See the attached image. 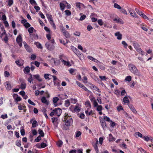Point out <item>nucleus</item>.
<instances>
[{
	"label": "nucleus",
	"instance_id": "1",
	"mask_svg": "<svg viewBox=\"0 0 153 153\" xmlns=\"http://www.w3.org/2000/svg\"><path fill=\"white\" fill-rule=\"evenodd\" d=\"M129 67L130 71L132 73L136 75L140 76V72L135 65L132 64H130L129 65Z\"/></svg>",
	"mask_w": 153,
	"mask_h": 153
},
{
	"label": "nucleus",
	"instance_id": "2",
	"mask_svg": "<svg viewBox=\"0 0 153 153\" xmlns=\"http://www.w3.org/2000/svg\"><path fill=\"white\" fill-rule=\"evenodd\" d=\"M133 44L134 48L138 52L142 55L144 54V51L141 50L139 44L137 42L134 41L133 42Z\"/></svg>",
	"mask_w": 153,
	"mask_h": 153
},
{
	"label": "nucleus",
	"instance_id": "3",
	"mask_svg": "<svg viewBox=\"0 0 153 153\" xmlns=\"http://www.w3.org/2000/svg\"><path fill=\"white\" fill-rule=\"evenodd\" d=\"M65 114L64 116L65 124L66 126H70L72 124L73 120L72 118H68L69 116L68 114Z\"/></svg>",
	"mask_w": 153,
	"mask_h": 153
},
{
	"label": "nucleus",
	"instance_id": "4",
	"mask_svg": "<svg viewBox=\"0 0 153 153\" xmlns=\"http://www.w3.org/2000/svg\"><path fill=\"white\" fill-rule=\"evenodd\" d=\"M45 46L47 49L49 51L53 50L55 48L53 44H52L50 42H48L46 43Z\"/></svg>",
	"mask_w": 153,
	"mask_h": 153
},
{
	"label": "nucleus",
	"instance_id": "5",
	"mask_svg": "<svg viewBox=\"0 0 153 153\" xmlns=\"http://www.w3.org/2000/svg\"><path fill=\"white\" fill-rule=\"evenodd\" d=\"M53 77V82L54 86L59 87L60 86V81L55 76H52Z\"/></svg>",
	"mask_w": 153,
	"mask_h": 153
},
{
	"label": "nucleus",
	"instance_id": "6",
	"mask_svg": "<svg viewBox=\"0 0 153 153\" xmlns=\"http://www.w3.org/2000/svg\"><path fill=\"white\" fill-rule=\"evenodd\" d=\"M100 121L103 129L104 130H105L107 128V126L105 121L101 117L100 118Z\"/></svg>",
	"mask_w": 153,
	"mask_h": 153
},
{
	"label": "nucleus",
	"instance_id": "7",
	"mask_svg": "<svg viewBox=\"0 0 153 153\" xmlns=\"http://www.w3.org/2000/svg\"><path fill=\"white\" fill-rule=\"evenodd\" d=\"M16 41L19 46L21 47L22 46V35L20 34L16 38Z\"/></svg>",
	"mask_w": 153,
	"mask_h": 153
},
{
	"label": "nucleus",
	"instance_id": "8",
	"mask_svg": "<svg viewBox=\"0 0 153 153\" xmlns=\"http://www.w3.org/2000/svg\"><path fill=\"white\" fill-rule=\"evenodd\" d=\"M23 43L24 45V46L26 50V51L29 52H30L32 51V49L30 48V46H29L26 43V42L24 41L23 42Z\"/></svg>",
	"mask_w": 153,
	"mask_h": 153
},
{
	"label": "nucleus",
	"instance_id": "9",
	"mask_svg": "<svg viewBox=\"0 0 153 153\" xmlns=\"http://www.w3.org/2000/svg\"><path fill=\"white\" fill-rule=\"evenodd\" d=\"M54 112L55 115L58 116H59L62 112V110L59 108H56L54 109Z\"/></svg>",
	"mask_w": 153,
	"mask_h": 153
},
{
	"label": "nucleus",
	"instance_id": "10",
	"mask_svg": "<svg viewBox=\"0 0 153 153\" xmlns=\"http://www.w3.org/2000/svg\"><path fill=\"white\" fill-rule=\"evenodd\" d=\"M128 11L132 16L134 17H137V15L133 10L131 9V8H129L128 9Z\"/></svg>",
	"mask_w": 153,
	"mask_h": 153
},
{
	"label": "nucleus",
	"instance_id": "11",
	"mask_svg": "<svg viewBox=\"0 0 153 153\" xmlns=\"http://www.w3.org/2000/svg\"><path fill=\"white\" fill-rule=\"evenodd\" d=\"M47 146V144L44 143H42L40 144L39 143H37L36 145V147L39 148H44Z\"/></svg>",
	"mask_w": 153,
	"mask_h": 153
},
{
	"label": "nucleus",
	"instance_id": "12",
	"mask_svg": "<svg viewBox=\"0 0 153 153\" xmlns=\"http://www.w3.org/2000/svg\"><path fill=\"white\" fill-rule=\"evenodd\" d=\"M41 101L43 103H44L47 105H48L49 101L46 100L45 97H42L41 99Z\"/></svg>",
	"mask_w": 153,
	"mask_h": 153
},
{
	"label": "nucleus",
	"instance_id": "13",
	"mask_svg": "<svg viewBox=\"0 0 153 153\" xmlns=\"http://www.w3.org/2000/svg\"><path fill=\"white\" fill-rule=\"evenodd\" d=\"M59 99L57 97H54L53 99V104L55 107H56L58 105L57 104V102L59 100Z\"/></svg>",
	"mask_w": 153,
	"mask_h": 153
},
{
	"label": "nucleus",
	"instance_id": "14",
	"mask_svg": "<svg viewBox=\"0 0 153 153\" xmlns=\"http://www.w3.org/2000/svg\"><path fill=\"white\" fill-rule=\"evenodd\" d=\"M16 64L19 67L22 66L24 64V61L22 60H16L15 62Z\"/></svg>",
	"mask_w": 153,
	"mask_h": 153
},
{
	"label": "nucleus",
	"instance_id": "15",
	"mask_svg": "<svg viewBox=\"0 0 153 153\" xmlns=\"http://www.w3.org/2000/svg\"><path fill=\"white\" fill-rule=\"evenodd\" d=\"M115 36H117V39L120 40L122 38V35L119 32H117L115 33Z\"/></svg>",
	"mask_w": 153,
	"mask_h": 153
},
{
	"label": "nucleus",
	"instance_id": "16",
	"mask_svg": "<svg viewBox=\"0 0 153 153\" xmlns=\"http://www.w3.org/2000/svg\"><path fill=\"white\" fill-rule=\"evenodd\" d=\"M53 59L54 61V63L56 66H58L60 65V61L58 59H57L53 58Z\"/></svg>",
	"mask_w": 153,
	"mask_h": 153
},
{
	"label": "nucleus",
	"instance_id": "17",
	"mask_svg": "<svg viewBox=\"0 0 153 153\" xmlns=\"http://www.w3.org/2000/svg\"><path fill=\"white\" fill-rule=\"evenodd\" d=\"M130 109L132 111L134 114H136L137 113V111L135 110L134 107L132 105H128Z\"/></svg>",
	"mask_w": 153,
	"mask_h": 153
},
{
	"label": "nucleus",
	"instance_id": "18",
	"mask_svg": "<svg viewBox=\"0 0 153 153\" xmlns=\"http://www.w3.org/2000/svg\"><path fill=\"white\" fill-rule=\"evenodd\" d=\"M113 20L116 21L117 23H120L121 24H123L124 23L123 21L120 19L115 18Z\"/></svg>",
	"mask_w": 153,
	"mask_h": 153
},
{
	"label": "nucleus",
	"instance_id": "19",
	"mask_svg": "<svg viewBox=\"0 0 153 153\" xmlns=\"http://www.w3.org/2000/svg\"><path fill=\"white\" fill-rule=\"evenodd\" d=\"M33 77L36 79L39 82L42 81V79L40 78V76L39 74H36L33 75Z\"/></svg>",
	"mask_w": 153,
	"mask_h": 153
},
{
	"label": "nucleus",
	"instance_id": "20",
	"mask_svg": "<svg viewBox=\"0 0 153 153\" xmlns=\"http://www.w3.org/2000/svg\"><path fill=\"white\" fill-rule=\"evenodd\" d=\"M62 62L63 63L64 65L69 66H71V65L70 64L69 61H66L64 60H62Z\"/></svg>",
	"mask_w": 153,
	"mask_h": 153
},
{
	"label": "nucleus",
	"instance_id": "21",
	"mask_svg": "<svg viewBox=\"0 0 153 153\" xmlns=\"http://www.w3.org/2000/svg\"><path fill=\"white\" fill-rule=\"evenodd\" d=\"M6 87L8 90H10L11 88L10 84L9 82H5Z\"/></svg>",
	"mask_w": 153,
	"mask_h": 153
},
{
	"label": "nucleus",
	"instance_id": "22",
	"mask_svg": "<svg viewBox=\"0 0 153 153\" xmlns=\"http://www.w3.org/2000/svg\"><path fill=\"white\" fill-rule=\"evenodd\" d=\"M123 101L124 103H129V101L128 97L126 96H125L123 99Z\"/></svg>",
	"mask_w": 153,
	"mask_h": 153
},
{
	"label": "nucleus",
	"instance_id": "23",
	"mask_svg": "<svg viewBox=\"0 0 153 153\" xmlns=\"http://www.w3.org/2000/svg\"><path fill=\"white\" fill-rule=\"evenodd\" d=\"M34 44L36 45L37 48L40 49H42V47L40 43L38 42H36L34 43Z\"/></svg>",
	"mask_w": 153,
	"mask_h": 153
},
{
	"label": "nucleus",
	"instance_id": "24",
	"mask_svg": "<svg viewBox=\"0 0 153 153\" xmlns=\"http://www.w3.org/2000/svg\"><path fill=\"white\" fill-rule=\"evenodd\" d=\"M34 30V29L33 27H31L29 28L28 29V31L30 34V35H31V34L33 33V32Z\"/></svg>",
	"mask_w": 153,
	"mask_h": 153
},
{
	"label": "nucleus",
	"instance_id": "25",
	"mask_svg": "<svg viewBox=\"0 0 153 153\" xmlns=\"http://www.w3.org/2000/svg\"><path fill=\"white\" fill-rule=\"evenodd\" d=\"M38 131L39 132V134H40L39 136H41L42 137H44V133L42 130L39 129L38 130Z\"/></svg>",
	"mask_w": 153,
	"mask_h": 153
},
{
	"label": "nucleus",
	"instance_id": "26",
	"mask_svg": "<svg viewBox=\"0 0 153 153\" xmlns=\"http://www.w3.org/2000/svg\"><path fill=\"white\" fill-rule=\"evenodd\" d=\"M92 145L94 147L95 151L96 152V153H98L99 152V149L98 148V147L97 145H96L94 144V143H92Z\"/></svg>",
	"mask_w": 153,
	"mask_h": 153
},
{
	"label": "nucleus",
	"instance_id": "27",
	"mask_svg": "<svg viewBox=\"0 0 153 153\" xmlns=\"http://www.w3.org/2000/svg\"><path fill=\"white\" fill-rule=\"evenodd\" d=\"M98 66L99 68L102 70H104L105 69L104 65L102 63L98 64Z\"/></svg>",
	"mask_w": 153,
	"mask_h": 153
},
{
	"label": "nucleus",
	"instance_id": "28",
	"mask_svg": "<svg viewBox=\"0 0 153 153\" xmlns=\"http://www.w3.org/2000/svg\"><path fill=\"white\" fill-rule=\"evenodd\" d=\"M80 110L78 106L77 105L75 106L74 112H79L80 111Z\"/></svg>",
	"mask_w": 153,
	"mask_h": 153
},
{
	"label": "nucleus",
	"instance_id": "29",
	"mask_svg": "<svg viewBox=\"0 0 153 153\" xmlns=\"http://www.w3.org/2000/svg\"><path fill=\"white\" fill-rule=\"evenodd\" d=\"M38 125L37 122L36 120H34L33 121L32 125V128L36 127Z\"/></svg>",
	"mask_w": 153,
	"mask_h": 153
},
{
	"label": "nucleus",
	"instance_id": "30",
	"mask_svg": "<svg viewBox=\"0 0 153 153\" xmlns=\"http://www.w3.org/2000/svg\"><path fill=\"white\" fill-rule=\"evenodd\" d=\"M46 16L49 21H52L53 19L52 15L51 14H46Z\"/></svg>",
	"mask_w": 153,
	"mask_h": 153
},
{
	"label": "nucleus",
	"instance_id": "31",
	"mask_svg": "<svg viewBox=\"0 0 153 153\" xmlns=\"http://www.w3.org/2000/svg\"><path fill=\"white\" fill-rule=\"evenodd\" d=\"M59 98L62 100H64L66 98V95L63 94H59L58 95Z\"/></svg>",
	"mask_w": 153,
	"mask_h": 153
},
{
	"label": "nucleus",
	"instance_id": "32",
	"mask_svg": "<svg viewBox=\"0 0 153 153\" xmlns=\"http://www.w3.org/2000/svg\"><path fill=\"white\" fill-rule=\"evenodd\" d=\"M109 140L110 141H112L115 140V138L112 136L111 134H109Z\"/></svg>",
	"mask_w": 153,
	"mask_h": 153
},
{
	"label": "nucleus",
	"instance_id": "33",
	"mask_svg": "<svg viewBox=\"0 0 153 153\" xmlns=\"http://www.w3.org/2000/svg\"><path fill=\"white\" fill-rule=\"evenodd\" d=\"M30 68L29 66H27L24 69V72L25 73V71H26L27 73H28L30 72Z\"/></svg>",
	"mask_w": 153,
	"mask_h": 153
},
{
	"label": "nucleus",
	"instance_id": "34",
	"mask_svg": "<svg viewBox=\"0 0 153 153\" xmlns=\"http://www.w3.org/2000/svg\"><path fill=\"white\" fill-rule=\"evenodd\" d=\"M70 105V102L68 100L65 101V105L66 107H68Z\"/></svg>",
	"mask_w": 153,
	"mask_h": 153
},
{
	"label": "nucleus",
	"instance_id": "35",
	"mask_svg": "<svg viewBox=\"0 0 153 153\" xmlns=\"http://www.w3.org/2000/svg\"><path fill=\"white\" fill-rule=\"evenodd\" d=\"M63 35L67 38H69L71 36L70 34L68 31L64 33Z\"/></svg>",
	"mask_w": 153,
	"mask_h": 153
},
{
	"label": "nucleus",
	"instance_id": "36",
	"mask_svg": "<svg viewBox=\"0 0 153 153\" xmlns=\"http://www.w3.org/2000/svg\"><path fill=\"white\" fill-rule=\"evenodd\" d=\"M82 133L80 131H77L75 132L76 137H78L81 136Z\"/></svg>",
	"mask_w": 153,
	"mask_h": 153
},
{
	"label": "nucleus",
	"instance_id": "37",
	"mask_svg": "<svg viewBox=\"0 0 153 153\" xmlns=\"http://www.w3.org/2000/svg\"><path fill=\"white\" fill-rule=\"evenodd\" d=\"M26 84L25 82L22 83L21 84V88L22 89H25L26 88Z\"/></svg>",
	"mask_w": 153,
	"mask_h": 153
},
{
	"label": "nucleus",
	"instance_id": "38",
	"mask_svg": "<svg viewBox=\"0 0 153 153\" xmlns=\"http://www.w3.org/2000/svg\"><path fill=\"white\" fill-rule=\"evenodd\" d=\"M114 7L118 9H121V7L119 5L116 3H115L114 5Z\"/></svg>",
	"mask_w": 153,
	"mask_h": 153
},
{
	"label": "nucleus",
	"instance_id": "39",
	"mask_svg": "<svg viewBox=\"0 0 153 153\" xmlns=\"http://www.w3.org/2000/svg\"><path fill=\"white\" fill-rule=\"evenodd\" d=\"M60 7L61 8V9L63 11L64 10L65 8V5L64 4L60 3Z\"/></svg>",
	"mask_w": 153,
	"mask_h": 153
},
{
	"label": "nucleus",
	"instance_id": "40",
	"mask_svg": "<svg viewBox=\"0 0 153 153\" xmlns=\"http://www.w3.org/2000/svg\"><path fill=\"white\" fill-rule=\"evenodd\" d=\"M42 112L44 114V115L45 116L46 118H48V117L46 114V110L45 108H44L42 110Z\"/></svg>",
	"mask_w": 153,
	"mask_h": 153
},
{
	"label": "nucleus",
	"instance_id": "41",
	"mask_svg": "<svg viewBox=\"0 0 153 153\" xmlns=\"http://www.w3.org/2000/svg\"><path fill=\"white\" fill-rule=\"evenodd\" d=\"M15 96H16V100L17 102L20 101L21 100V98L17 94H14Z\"/></svg>",
	"mask_w": 153,
	"mask_h": 153
},
{
	"label": "nucleus",
	"instance_id": "42",
	"mask_svg": "<svg viewBox=\"0 0 153 153\" xmlns=\"http://www.w3.org/2000/svg\"><path fill=\"white\" fill-rule=\"evenodd\" d=\"M16 145L18 147H20L21 146V141L20 140H17L16 142Z\"/></svg>",
	"mask_w": 153,
	"mask_h": 153
},
{
	"label": "nucleus",
	"instance_id": "43",
	"mask_svg": "<svg viewBox=\"0 0 153 153\" xmlns=\"http://www.w3.org/2000/svg\"><path fill=\"white\" fill-rule=\"evenodd\" d=\"M6 43H7L8 41V38L7 37V35H6L4 37V38H2V39Z\"/></svg>",
	"mask_w": 153,
	"mask_h": 153
},
{
	"label": "nucleus",
	"instance_id": "44",
	"mask_svg": "<svg viewBox=\"0 0 153 153\" xmlns=\"http://www.w3.org/2000/svg\"><path fill=\"white\" fill-rule=\"evenodd\" d=\"M92 78L97 82L99 81V80H100V79L97 76L94 75H93V77L92 76Z\"/></svg>",
	"mask_w": 153,
	"mask_h": 153
},
{
	"label": "nucleus",
	"instance_id": "45",
	"mask_svg": "<svg viewBox=\"0 0 153 153\" xmlns=\"http://www.w3.org/2000/svg\"><path fill=\"white\" fill-rule=\"evenodd\" d=\"M102 119H104V120L105 121L106 120V121L108 122H110L111 121V120L109 117H107L106 116H105L103 117V118Z\"/></svg>",
	"mask_w": 153,
	"mask_h": 153
},
{
	"label": "nucleus",
	"instance_id": "46",
	"mask_svg": "<svg viewBox=\"0 0 153 153\" xmlns=\"http://www.w3.org/2000/svg\"><path fill=\"white\" fill-rule=\"evenodd\" d=\"M99 77L101 79V81H102V80L106 81V80L107 78L105 76H99Z\"/></svg>",
	"mask_w": 153,
	"mask_h": 153
},
{
	"label": "nucleus",
	"instance_id": "47",
	"mask_svg": "<svg viewBox=\"0 0 153 153\" xmlns=\"http://www.w3.org/2000/svg\"><path fill=\"white\" fill-rule=\"evenodd\" d=\"M30 77L28 79V81L30 83H31V82H33V79L32 76V75L31 74H30Z\"/></svg>",
	"mask_w": 153,
	"mask_h": 153
},
{
	"label": "nucleus",
	"instance_id": "48",
	"mask_svg": "<svg viewBox=\"0 0 153 153\" xmlns=\"http://www.w3.org/2000/svg\"><path fill=\"white\" fill-rule=\"evenodd\" d=\"M65 13L68 16H69L71 14V12L68 10H66L65 11Z\"/></svg>",
	"mask_w": 153,
	"mask_h": 153
},
{
	"label": "nucleus",
	"instance_id": "49",
	"mask_svg": "<svg viewBox=\"0 0 153 153\" xmlns=\"http://www.w3.org/2000/svg\"><path fill=\"white\" fill-rule=\"evenodd\" d=\"M131 76H128L125 78V80L126 81L129 82L131 80Z\"/></svg>",
	"mask_w": 153,
	"mask_h": 153
},
{
	"label": "nucleus",
	"instance_id": "50",
	"mask_svg": "<svg viewBox=\"0 0 153 153\" xmlns=\"http://www.w3.org/2000/svg\"><path fill=\"white\" fill-rule=\"evenodd\" d=\"M97 107V110L98 111H101L102 109V106L101 105H98Z\"/></svg>",
	"mask_w": 153,
	"mask_h": 153
},
{
	"label": "nucleus",
	"instance_id": "51",
	"mask_svg": "<svg viewBox=\"0 0 153 153\" xmlns=\"http://www.w3.org/2000/svg\"><path fill=\"white\" fill-rule=\"evenodd\" d=\"M122 44L123 45V46L125 48H127L128 45L125 41H123L122 42Z\"/></svg>",
	"mask_w": 153,
	"mask_h": 153
},
{
	"label": "nucleus",
	"instance_id": "52",
	"mask_svg": "<svg viewBox=\"0 0 153 153\" xmlns=\"http://www.w3.org/2000/svg\"><path fill=\"white\" fill-rule=\"evenodd\" d=\"M42 137L40 136H38L35 140V141L36 142H39L41 139Z\"/></svg>",
	"mask_w": 153,
	"mask_h": 153
},
{
	"label": "nucleus",
	"instance_id": "53",
	"mask_svg": "<svg viewBox=\"0 0 153 153\" xmlns=\"http://www.w3.org/2000/svg\"><path fill=\"white\" fill-rule=\"evenodd\" d=\"M140 16H142L143 18L145 19H149V18L147 16L145 15L143 13L141 14Z\"/></svg>",
	"mask_w": 153,
	"mask_h": 153
},
{
	"label": "nucleus",
	"instance_id": "54",
	"mask_svg": "<svg viewBox=\"0 0 153 153\" xmlns=\"http://www.w3.org/2000/svg\"><path fill=\"white\" fill-rule=\"evenodd\" d=\"M13 3V0H9L8 1V4L9 6H11Z\"/></svg>",
	"mask_w": 153,
	"mask_h": 153
},
{
	"label": "nucleus",
	"instance_id": "55",
	"mask_svg": "<svg viewBox=\"0 0 153 153\" xmlns=\"http://www.w3.org/2000/svg\"><path fill=\"white\" fill-rule=\"evenodd\" d=\"M63 144V142L61 140L59 141L57 144V145L59 147H61Z\"/></svg>",
	"mask_w": 153,
	"mask_h": 153
},
{
	"label": "nucleus",
	"instance_id": "56",
	"mask_svg": "<svg viewBox=\"0 0 153 153\" xmlns=\"http://www.w3.org/2000/svg\"><path fill=\"white\" fill-rule=\"evenodd\" d=\"M71 103L74 104L77 102V100L75 99L71 98Z\"/></svg>",
	"mask_w": 153,
	"mask_h": 153
},
{
	"label": "nucleus",
	"instance_id": "57",
	"mask_svg": "<svg viewBox=\"0 0 153 153\" xmlns=\"http://www.w3.org/2000/svg\"><path fill=\"white\" fill-rule=\"evenodd\" d=\"M110 122V126H111L113 127L116 125V124L112 120H111Z\"/></svg>",
	"mask_w": 153,
	"mask_h": 153
},
{
	"label": "nucleus",
	"instance_id": "58",
	"mask_svg": "<svg viewBox=\"0 0 153 153\" xmlns=\"http://www.w3.org/2000/svg\"><path fill=\"white\" fill-rule=\"evenodd\" d=\"M76 7L79 8V9H80L81 8V5H82L83 4L80 3V2H77L76 3Z\"/></svg>",
	"mask_w": 153,
	"mask_h": 153
},
{
	"label": "nucleus",
	"instance_id": "59",
	"mask_svg": "<svg viewBox=\"0 0 153 153\" xmlns=\"http://www.w3.org/2000/svg\"><path fill=\"white\" fill-rule=\"evenodd\" d=\"M24 25L26 28H28L30 26V24L29 23L27 22Z\"/></svg>",
	"mask_w": 153,
	"mask_h": 153
},
{
	"label": "nucleus",
	"instance_id": "60",
	"mask_svg": "<svg viewBox=\"0 0 153 153\" xmlns=\"http://www.w3.org/2000/svg\"><path fill=\"white\" fill-rule=\"evenodd\" d=\"M76 83L77 85H78L79 87L81 88L83 85L82 84L79 82L77 81H76Z\"/></svg>",
	"mask_w": 153,
	"mask_h": 153
},
{
	"label": "nucleus",
	"instance_id": "61",
	"mask_svg": "<svg viewBox=\"0 0 153 153\" xmlns=\"http://www.w3.org/2000/svg\"><path fill=\"white\" fill-rule=\"evenodd\" d=\"M89 97L90 100L92 102H93L94 101L96 100L95 97H93V96L91 97V96H90Z\"/></svg>",
	"mask_w": 153,
	"mask_h": 153
},
{
	"label": "nucleus",
	"instance_id": "62",
	"mask_svg": "<svg viewBox=\"0 0 153 153\" xmlns=\"http://www.w3.org/2000/svg\"><path fill=\"white\" fill-rule=\"evenodd\" d=\"M135 10L137 12V13L140 16H141L142 13H143L140 11L138 9L136 8Z\"/></svg>",
	"mask_w": 153,
	"mask_h": 153
},
{
	"label": "nucleus",
	"instance_id": "63",
	"mask_svg": "<svg viewBox=\"0 0 153 153\" xmlns=\"http://www.w3.org/2000/svg\"><path fill=\"white\" fill-rule=\"evenodd\" d=\"M135 134L136 136H138L139 137H142L143 135L140 132H137L135 133Z\"/></svg>",
	"mask_w": 153,
	"mask_h": 153
},
{
	"label": "nucleus",
	"instance_id": "64",
	"mask_svg": "<svg viewBox=\"0 0 153 153\" xmlns=\"http://www.w3.org/2000/svg\"><path fill=\"white\" fill-rule=\"evenodd\" d=\"M34 63V64L37 67H38L40 65V63L36 61H35Z\"/></svg>",
	"mask_w": 153,
	"mask_h": 153
}]
</instances>
